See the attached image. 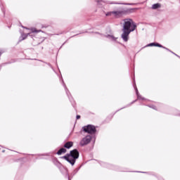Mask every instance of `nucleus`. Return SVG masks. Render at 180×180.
I'll use <instances>...</instances> for the list:
<instances>
[{
    "instance_id": "24",
    "label": "nucleus",
    "mask_w": 180,
    "mask_h": 180,
    "mask_svg": "<svg viewBox=\"0 0 180 180\" xmlns=\"http://www.w3.org/2000/svg\"><path fill=\"white\" fill-rule=\"evenodd\" d=\"M46 64H47V65H49V67H50L53 71H54V68H53V66L51 65V64L49 63H45Z\"/></svg>"
},
{
    "instance_id": "4",
    "label": "nucleus",
    "mask_w": 180,
    "mask_h": 180,
    "mask_svg": "<svg viewBox=\"0 0 180 180\" xmlns=\"http://www.w3.org/2000/svg\"><path fill=\"white\" fill-rule=\"evenodd\" d=\"M39 32H41V30H37L36 29H34L32 30V32L25 34V33H21V36L18 39V44L20 43V41H23V40H26L27 39V36H30L32 40H34V33H39Z\"/></svg>"
},
{
    "instance_id": "10",
    "label": "nucleus",
    "mask_w": 180,
    "mask_h": 180,
    "mask_svg": "<svg viewBox=\"0 0 180 180\" xmlns=\"http://www.w3.org/2000/svg\"><path fill=\"white\" fill-rule=\"evenodd\" d=\"M101 165L102 167H106V168H110V169H116L117 171H120V172H124V170H122V169H117V167L113 166V165H109V164H107L105 162H102L101 163Z\"/></svg>"
},
{
    "instance_id": "30",
    "label": "nucleus",
    "mask_w": 180,
    "mask_h": 180,
    "mask_svg": "<svg viewBox=\"0 0 180 180\" xmlns=\"http://www.w3.org/2000/svg\"><path fill=\"white\" fill-rule=\"evenodd\" d=\"M67 178L68 180H71V179H70V176H68V177H65Z\"/></svg>"
},
{
    "instance_id": "32",
    "label": "nucleus",
    "mask_w": 180,
    "mask_h": 180,
    "mask_svg": "<svg viewBox=\"0 0 180 180\" xmlns=\"http://www.w3.org/2000/svg\"><path fill=\"white\" fill-rule=\"evenodd\" d=\"M65 43H67V41L64 42V43L62 44V46H64V44H65Z\"/></svg>"
},
{
    "instance_id": "6",
    "label": "nucleus",
    "mask_w": 180,
    "mask_h": 180,
    "mask_svg": "<svg viewBox=\"0 0 180 180\" xmlns=\"http://www.w3.org/2000/svg\"><path fill=\"white\" fill-rule=\"evenodd\" d=\"M82 130L84 133H88V134H96V127L95 125L88 124L82 127Z\"/></svg>"
},
{
    "instance_id": "18",
    "label": "nucleus",
    "mask_w": 180,
    "mask_h": 180,
    "mask_svg": "<svg viewBox=\"0 0 180 180\" xmlns=\"http://www.w3.org/2000/svg\"><path fill=\"white\" fill-rule=\"evenodd\" d=\"M79 169H81V166H79V167H77L72 173V175L74 176V175H77V174L78 173V171H79Z\"/></svg>"
},
{
    "instance_id": "34",
    "label": "nucleus",
    "mask_w": 180,
    "mask_h": 180,
    "mask_svg": "<svg viewBox=\"0 0 180 180\" xmlns=\"http://www.w3.org/2000/svg\"><path fill=\"white\" fill-rule=\"evenodd\" d=\"M176 57H179V58H180V56H178V55H177V56H176Z\"/></svg>"
},
{
    "instance_id": "21",
    "label": "nucleus",
    "mask_w": 180,
    "mask_h": 180,
    "mask_svg": "<svg viewBox=\"0 0 180 180\" xmlns=\"http://www.w3.org/2000/svg\"><path fill=\"white\" fill-rule=\"evenodd\" d=\"M146 106H148V108H150L151 109H154L155 110H157L155 105H146Z\"/></svg>"
},
{
    "instance_id": "19",
    "label": "nucleus",
    "mask_w": 180,
    "mask_h": 180,
    "mask_svg": "<svg viewBox=\"0 0 180 180\" xmlns=\"http://www.w3.org/2000/svg\"><path fill=\"white\" fill-rule=\"evenodd\" d=\"M135 102H137V99L131 102V103L129 105H128L127 106L120 108V110H122V109H124V108H127V107L130 106V105H133V103H135Z\"/></svg>"
},
{
    "instance_id": "9",
    "label": "nucleus",
    "mask_w": 180,
    "mask_h": 180,
    "mask_svg": "<svg viewBox=\"0 0 180 180\" xmlns=\"http://www.w3.org/2000/svg\"><path fill=\"white\" fill-rule=\"evenodd\" d=\"M96 2H97V5L99 6V8H102L105 4H110L111 5L119 4L115 2L110 3V1H105L103 0H96Z\"/></svg>"
},
{
    "instance_id": "13",
    "label": "nucleus",
    "mask_w": 180,
    "mask_h": 180,
    "mask_svg": "<svg viewBox=\"0 0 180 180\" xmlns=\"http://www.w3.org/2000/svg\"><path fill=\"white\" fill-rule=\"evenodd\" d=\"M146 47H162L161 44H158V42H152L146 46Z\"/></svg>"
},
{
    "instance_id": "3",
    "label": "nucleus",
    "mask_w": 180,
    "mask_h": 180,
    "mask_svg": "<svg viewBox=\"0 0 180 180\" xmlns=\"http://www.w3.org/2000/svg\"><path fill=\"white\" fill-rule=\"evenodd\" d=\"M136 11H137V8H127L122 11H112V15H114L115 18L119 19V18H122L124 15L134 13Z\"/></svg>"
},
{
    "instance_id": "22",
    "label": "nucleus",
    "mask_w": 180,
    "mask_h": 180,
    "mask_svg": "<svg viewBox=\"0 0 180 180\" xmlns=\"http://www.w3.org/2000/svg\"><path fill=\"white\" fill-rule=\"evenodd\" d=\"M160 49H164L165 50H167V51H169V53H172V51L169 50V49L162 46V47H160Z\"/></svg>"
},
{
    "instance_id": "12",
    "label": "nucleus",
    "mask_w": 180,
    "mask_h": 180,
    "mask_svg": "<svg viewBox=\"0 0 180 180\" xmlns=\"http://www.w3.org/2000/svg\"><path fill=\"white\" fill-rule=\"evenodd\" d=\"M52 162L58 168L60 167L63 165L61 162L58 161V160L56 158H52Z\"/></svg>"
},
{
    "instance_id": "35",
    "label": "nucleus",
    "mask_w": 180,
    "mask_h": 180,
    "mask_svg": "<svg viewBox=\"0 0 180 180\" xmlns=\"http://www.w3.org/2000/svg\"><path fill=\"white\" fill-rule=\"evenodd\" d=\"M97 34H99V32H96Z\"/></svg>"
},
{
    "instance_id": "17",
    "label": "nucleus",
    "mask_w": 180,
    "mask_h": 180,
    "mask_svg": "<svg viewBox=\"0 0 180 180\" xmlns=\"http://www.w3.org/2000/svg\"><path fill=\"white\" fill-rule=\"evenodd\" d=\"M158 8H161V4L160 3L155 4L152 6V9H158Z\"/></svg>"
},
{
    "instance_id": "25",
    "label": "nucleus",
    "mask_w": 180,
    "mask_h": 180,
    "mask_svg": "<svg viewBox=\"0 0 180 180\" xmlns=\"http://www.w3.org/2000/svg\"><path fill=\"white\" fill-rule=\"evenodd\" d=\"M4 53H5V51L0 50V57L4 54Z\"/></svg>"
},
{
    "instance_id": "8",
    "label": "nucleus",
    "mask_w": 180,
    "mask_h": 180,
    "mask_svg": "<svg viewBox=\"0 0 180 180\" xmlns=\"http://www.w3.org/2000/svg\"><path fill=\"white\" fill-rule=\"evenodd\" d=\"M58 169H60L61 174L64 175L65 178H68L70 175L68 174V169H67V167L62 165L60 167L58 168Z\"/></svg>"
},
{
    "instance_id": "20",
    "label": "nucleus",
    "mask_w": 180,
    "mask_h": 180,
    "mask_svg": "<svg viewBox=\"0 0 180 180\" xmlns=\"http://www.w3.org/2000/svg\"><path fill=\"white\" fill-rule=\"evenodd\" d=\"M0 6L4 15H5L6 11H5V8H4V4L2 3H0Z\"/></svg>"
},
{
    "instance_id": "29",
    "label": "nucleus",
    "mask_w": 180,
    "mask_h": 180,
    "mask_svg": "<svg viewBox=\"0 0 180 180\" xmlns=\"http://www.w3.org/2000/svg\"><path fill=\"white\" fill-rule=\"evenodd\" d=\"M170 53H172V54H174V56H178L176 53H174L173 51H172V52H170Z\"/></svg>"
},
{
    "instance_id": "2",
    "label": "nucleus",
    "mask_w": 180,
    "mask_h": 180,
    "mask_svg": "<svg viewBox=\"0 0 180 180\" xmlns=\"http://www.w3.org/2000/svg\"><path fill=\"white\" fill-rule=\"evenodd\" d=\"M61 158L65 160L72 167L75 165V162H77V160L79 158V151L77 149H73L70 151V153H67L65 155L62 156Z\"/></svg>"
},
{
    "instance_id": "28",
    "label": "nucleus",
    "mask_w": 180,
    "mask_h": 180,
    "mask_svg": "<svg viewBox=\"0 0 180 180\" xmlns=\"http://www.w3.org/2000/svg\"><path fill=\"white\" fill-rule=\"evenodd\" d=\"M139 172V173H141V174H146V172H140V171H138V172Z\"/></svg>"
},
{
    "instance_id": "33",
    "label": "nucleus",
    "mask_w": 180,
    "mask_h": 180,
    "mask_svg": "<svg viewBox=\"0 0 180 180\" xmlns=\"http://www.w3.org/2000/svg\"><path fill=\"white\" fill-rule=\"evenodd\" d=\"M126 5H131V4H126Z\"/></svg>"
},
{
    "instance_id": "14",
    "label": "nucleus",
    "mask_w": 180,
    "mask_h": 180,
    "mask_svg": "<svg viewBox=\"0 0 180 180\" xmlns=\"http://www.w3.org/2000/svg\"><path fill=\"white\" fill-rule=\"evenodd\" d=\"M72 146H74V142L68 141L64 144L63 147H64V148H67V150H70V148H71V147H72Z\"/></svg>"
},
{
    "instance_id": "27",
    "label": "nucleus",
    "mask_w": 180,
    "mask_h": 180,
    "mask_svg": "<svg viewBox=\"0 0 180 180\" xmlns=\"http://www.w3.org/2000/svg\"><path fill=\"white\" fill-rule=\"evenodd\" d=\"M21 27H22V29H26L27 30H29V28H27V27H25L23 25H21Z\"/></svg>"
},
{
    "instance_id": "26",
    "label": "nucleus",
    "mask_w": 180,
    "mask_h": 180,
    "mask_svg": "<svg viewBox=\"0 0 180 180\" xmlns=\"http://www.w3.org/2000/svg\"><path fill=\"white\" fill-rule=\"evenodd\" d=\"M76 119L77 120H78L79 119H81V115H77Z\"/></svg>"
},
{
    "instance_id": "5",
    "label": "nucleus",
    "mask_w": 180,
    "mask_h": 180,
    "mask_svg": "<svg viewBox=\"0 0 180 180\" xmlns=\"http://www.w3.org/2000/svg\"><path fill=\"white\" fill-rule=\"evenodd\" d=\"M60 78L62 79V84L64 86L68 98H69V101L72 103V105L73 106V108L75 109V105H76L75 101L74 100V98H72V96H71V93H70V90H68V88H67V85H65V83L64 82V79H63V76H61Z\"/></svg>"
},
{
    "instance_id": "15",
    "label": "nucleus",
    "mask_w": 180,
    "mask_h": 180,
    "mask_svg": "<svg viewBox=\"0 0 180 180\" xmlns=\"http://www.w3.org/2000/svg\"><path fill=\"white\" fill-rule=\"evenodd\" d=\"M65 153H67V149H65V148H61L57 151L56 154L61 155V154H65Z\"/></svg>"
},
{
    "instance_id": "7",
    "label": "nucleus",
    "mask_w": 180,
    "mask_h": 180,
    "mask_svg": "<svg viewBox=\"0 0 180 180\" xmlns=\"http://www.w3.org/2000/svg\"><path fill=\"white\" fill-rule=\"evenodd\" d=\"M91 140H92V136L91 135H87L85 137H84L81 141H80V146L84 147V146H86L91 143Z\"/></svg>"
},
{
    "instance_id": "31",
    "label": "nucleus",
    "mask_w": 180,
    "mask_h": 180,
    "mask_svg": "<svg viewBox=\"0 0 180 180\" xmlns=\"http://www.w3.org/2000/svg\"><path fill=\"white\" fill-rule=\"evenodd\" d=\"M75 36H78V34L72 36V37H75Z\"/></svg>"
},
{
    "instance_id": "11",
    "label": "nucleus",
    "mask_w": 180,
    "mask_h": 180,
    "mask_svg": "<svg viewBox=\"0 0 180 180\" xmlns=\"http://www.w3.org/2000/svg\"><path fill=\"white\" fill-rule=\"evenodd\" d=\"M134 88L135 89V91H136L137 99H139V101L140 100H141V101H146V98L141 97V95H140V93H139V89H137V86H136V82H134Z\"/></svg>"
},
{
    "instance_id": "16",
    "label": "nucleus",
    "mask_w": 180,
    "mask_h": 180,
    "mask_svg": "<svg viewBox=\"0 0 180 180\" xmlns=\"http://www.w3.org/2000/svg\"><path fill=\"white\" fill-rule=\"evenodd\" d=\"M105 37H107V39H112V41H116V40L117 39V38L115 37V36L110 34H107Z\"/></svg>"
},
{
    "instance_id": "23",
    "label": "nucleus",
    "mask_w": 180,
    "mask_h": 180,
    "mask_svg": "<svg viewBox=\"0 0 180 180\" xmlns=\"http://www.w3.org/2000/svg\"><path fill=\"white\" fill-rule=\"evenodd\" d=\"M112 15H113V11L108 12V13L105 14L106 16H111Z\"/></svg>"
},
{
    "instance_id": "1",
    "label": "nucleus",
    "mask_w": 180,
    "mask_h": 180,
    "mask_svg": "<svg viewBox=\"0 0 180 180\" xmlns=\"http://www.w3.org/2000/svg\"><path fill=\"white\" fill-rule=\"evenodd\" d=\"M123 21L124 22L122 30V34L121 37L124 41H129V34H130L131 32H134L135 29H137V25H136L133 19L131 18H125Z\"/></svg>"
}]
</instances>
